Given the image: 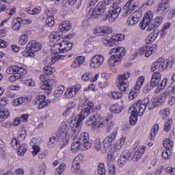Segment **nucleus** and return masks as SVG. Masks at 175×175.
I'll return each instance as SVG.
<instances>
[{"label":"nucleus","mask_w":175,"mask_h":175,"mask_svg":"<svg viewBox=\"0 0 175 175\" xmlns=\"http://www.w3.org/2000/svg\"><path fill=\"white\" fill-rule=\"evenodd\" d=\"M42 49L40 43L33 41L28 42L26 46V49L23 52V57L27 58V57H35V53H38Z\"/></svg>","instance_id":"9"},{"label":"nucleus","mask_w":175,"mask_h":175,"mask_svg":"<svg viewBox=\"0 0 175 175\" xmlns=\"http://www.w3.org/2000/svg\"><path fill=\"white\" fill-rule=\"evenodd\" d=\"M105 125H106V131L107 133H111L107 137H105V142H111L113 143V140H116L117 137V133L118 132V127L112 121H109L107 120H103Z\"/></svg>","instance_id":"6"},{"label":"nucleus","mask_w":175,"mask_h":175,"mask_svg":"<svg viewBox=\"0 0 175 175\" xmlns=\"http://www.w3.org/2000/svg\"><path fill=\"white\" fill-rule=\"evenodd\" d=\"M139 90L140 89H136V88L131 89V92L129 94V98L130 99V100H133V99H135V98H136L137 95H139Z\"/></svg>","instance_id":"48"},{"label":"nucleus","mask_w":175,"mask_h":175,"mask_svg":"<svg viewBox=\"0 0 175 175\" xmlns=\"http://www.w3.org/2000/svg\"><path fill=\"white\" fill-rule=\"evenodd\" d=\"M125 54H126V51H125V48L122 46L111 49L109 51V55L111 56L107 62L108 65L109 66H117V65H120L122 61V57H124Z\"/></svg>","instance_id":"3"},{"label":"nucleus","mask_w":175,"mask_h":175,"mask_svg":"<svg viewBox=\"0 0 175 175\" xmlns=\"http://www.w3.org/2000/svg\"><path fill=\"white\" fill-rule=\"evenodd\" d=\"M75 107H76V104L75 103H70L67 105L66 110L63 112L62 115L64 116V117H66V116H69L72 111L75 109Z\"/></svg>","instance_id":"35"},{"label":"nucleus","mask_w":175,"mask_h":175,"mask_svg":"<svg viewBox=\"0 0 175 175\" xmlns=\"http://www.w3.org/2000/svg\"><path fill=\"white\" fill-rule=\"evenodd\" d=\"M111 141H106V138L104 139L103 143L102 141H100V138H96L94 140V147L97 151H100L104 153L106 152V148H109V147L111 146Z\"/></svg>","instance_id":"15"},{"label":"nucleus","mask_w":175,"mask_h":175,"mask_svg":"<svg viewBox=\"0 0 175 175\" xmlns=\"http://www.w3.org/2000/svg\"><path fill=\"white\" fill-rule=\"evenodd\" d=\"M167 60L165 59V57H159L157 61L154 62L151 67L152 72L159 70V72H163L165 69L167 68Z\"/></svg>","instance_id":"13"},{"label":"nucleus","mask_w":175,"mask_h":175,"mask_svg":"<svg viewBox=\"0 0 175 175\" xmlns=\"http://www.w3.org/2000/svg\"><path fill=\"white\" fill-rule=\"evenodd\" d=\"M137 23H139V21L132 15H130L129 17L127 18L126 24L129 27H133V25H136Z\"/></svg>","instance_id":"50"},{"label":"nucleus","mask_w":175,"mask_h":175,"mask_svg":"<svg viewBox=\"0 0 175 175\" xmlns=\"http://www.w3.org/2000/svg\"><path fill=\"white\" fill-rule=\"evenodd\" d=\"M80 88H81L80 85H74L68 88L64 94V99H71V98L76 96V94L80 91Z\"/></svg>","instance_id":"22"},{"label":"nucleus","mask_w":175,"mask_h":175,"mask_svg":"<svg viewBox=\"0 0 175 175\" xmlns=\"http://www.w3.org/2000/svg\"><path fill=\"white\" fill-rule=\"evenodd\" d=\"M46 16H47L45 23L48 27H53L55 24V19L54 18V14H51L49 10L44 11Z\"/></svg>","instance_id":"26"},{"label":"nucleus","mask_w":175,"mask_h":175,"mask_svg":"<svg viewBox=\"0 0 175 175\" xmlns=\"http://www.w3.org/2000/svg\"><path fill=\"white\" fill-rule=\"evenodd\" d=\"M161 79L162 75H161V72L158 71L153 72L150 79V85L153 88L158 87Z\"/></svg>","instance_id":"25"},{"label":"nucleus","mask_w":175,"mask_h":175,"mask_svg":"<svg viewBox=\"0 0 175 175\" xmlns=\"http://www.w3.org/2000/svg\"><path fill=\"white\" fill-rule=\"evenodd\" d=\"M131 16L134 18H136L138 21H140V18H142V11L135 10Z\"/></svg>","instance_id":"59"},{"label":"nucleus","mask_w":175,"mask_h":175,"mask_svg":"<svg viewBox=\"0 0 175 175\" xmlns=\"http://www.w3.org/2000/svg\"><path fill=\"white\" fill-rule=\"evenodd\" d=\"M158 131H159V124H156L152 129V131L149 135V139H150V140H154V138L155 137V136H157Z\"/></svg>","instance_id":"43"},{"label":"nucleus","mask_w":175,"mask_h":175,"mask_svg":"<svg viewBox=\"0 0 175 175\" xmlns=\"http://www.w3.org/2000/svg\"><path fill=\"white\" fill-rule=\"evenodd\" d=\"M167 173L170 175H175V168H173L172 167H167L165 169Z\"/></svg>","instance_id":"64"},{"label":"nucleus","mask_w":175,"mask_h":175,"mask_svg":"<svg viewBox=\"0 0 175 175\" xmlns=\"http://www.w3.org/2000/svg\"><path fill=\"white\" fill-rule=\"evenodd\" d=\"M75 132H76V130L73 131V127L71 126V139L73 140V142L71 144L70 150L76 153L81 148L83 149V146H81V144L77 139V135L80 133V131H78V133Z\"/></svg>","instance_id":"14"},{"label":"nucleus","mask_w":175,"mask_h":175,"mask_svg":"<svg viewBox=\"0 0 175 175\" xmlns=\"http://www.w3.org/2000/svg\"><path fill=\"white\" fill-rule=\"evenodd\" d=\"M9 116H10V112H9V109H8L6 107L0 108L1 120H6V118H8Z\"/></svg>","instance_id":"36"},{"label":"nucleus","mask_w":175,"mask_h":175,"mask_svg":"<svg viewBox=\"0 0 175 175\" xmlns=\"http://www.w3.org/2000/svg\"><path fill=\"white\" fill-rule=\"evenodd\" d=\"M162 157L163 159H169L172 157V150H163L162 152Z\"/></svg>","instance_id":"60"},{"label":"nucleus","mask_w":175,"mask_h":175,"mask_svg":"<svg viewBox=\"0 0 175 175\" xmlns=\"http://www.w3.org/2000/svg\"><path fill=\"white\" fill-rule=\"evenodd\" d=\"M28 101V98L26 97H19L13 100L14 106H20V105H23V103H25V102Z\"/></svg>","instance_id":"42"},{"label":"nucleus","mask_w":175,"mask_h":175,"mask_svg":"<svg viewBox=\"0 0 175 175\" xmlns=\"http://www.w3.org/2000/svg\"><path fill=\"white\" fill-rule=\"evenodd\" d=\"M92 78V75L90 72H85L82 75L83 81H89Z\"/></svg>","instance_id":"61"},{"label":"nucleus","mask_w":175,"mask_h":175,"mask_svg":"<svg viewBox=\"0 0 175 175\" xmlns=\"http://www.w3.org/2000/svg\"><path fill=\"white\" fill-rule=\"evenodd\" d=\"M131 77V72H126L118 77V87L122 92H128L129 91V81L128 79Z\"/></svg>","instance_id":"8"},{"label":"nucleus","mask_w":175,"mask_h":175,"mask_svg":"<svg viewBox=\"0 0 175 175\" xmlns=\"http://www.w3.org/2000/svg\"><path fill=\"white\" fill-rule=\"evenodd\" d=\"M104 62L105 57L103 55H96L91 59L90 66L92 69H98V68L103 65Z\"/></svg>","instance_id":"21"},{"label":"nucleus","mask_w":175,"mask_h":175,"mask_svg":"<svg viewBox=\"0 0 175 175\" xmlns=\"http://www.w3.org/2000/svg\"><path fill=\"white\" fill-rule=\"evenodd\" d=\"M128 161H132V159H131L129 152H128L122 153L118 159L119 166H124L125 164L128 162Z\"/></svg>","instance_id":"27"},{"label":"nucleus","mask_w":175,"mask_h":175,"mask_svg":"<svg viewBox=\"0 0 175 175\" xmlns=\"http://www.w3.org/2000/svg\"><path fill=\"white\" fill-rule=\"evenodd\" d=\"M94 33L97 36H102L103 35V26L96 27L94 29Z\"/></svg>","instance_id":"56"},{"label":"nucleus","mask_w":175,"mask_h":175,"mask_svg":"<svg viewBox=\"0 0 175 175\" xmlns=\"http://www.w3.org/2000/svg\"><path fill=\"white\" fill-rule=\"evenodd\" d=\"M71 170L75 174H84V170L80 168V163L77 161H73Z\"/></svg>","instance_id":"30"},{"label":"nucleus","mask_w":175,"mask_h":175,"mask_svg":"<svg viewBox=\"0 0 175 175\" xmlns=\"http://www.w3.org/2000/svg\"><path fill=\"white\" fill-rule=\"evenodd\" d=\"M86 125L92 126L93 129H99V128H104L105 122L103 118H100L98 113H94L87 120Z\"/></svg>","instance_id":"10"},{"label":"nucleus","mask_w":175,"mask_h":175,"mask_svg":"<svg viewBox=\"0 0 175 175\" xmlns=\"http://www.w3.org/2000/svg\"><path fill=\"white\" fill-rule=\"evenodd\" d=\"M69 127L68 124H63L59 131L57 133L56 136L57 139L63 140L64 143H68L70 134H69Z\"/></svg>","instance_id":"18"},{"label":"nucleus","mask_w":175,"mask_h":175,"mask_svg":"<svg viewBox=\"0 0 175 175\" xmlns=\"http://www.w3.org/2000/svg\"><path fill=\"white\" fill-rule=\"evenodd\" d=\"M163 146L168 151H172L173 149V142L170 139H165L163 141Z\"/></svg>","instance_id":"40"},{"label":"nucleus","mask_w":175,"mask_h":175,"mask_svg":"<svg viewBox=\"0 0 175 175\" xmlns=\"http://www.w3.org/2000/svg\"><path fill=\"white\" fill-rule=\"evenodd\" d=\"M43 72L46 76H51L55 72V68L51 66H46L43 68Z\"/></svg>","instance_id":"41"},{"label":"nucleus","mask_w":175,"mask_h":175,"mask_svg":"<svg viewBox=\"0 0 175 175\" xmlns=\"http://www.w3.org/2000/svg\"><path fill=\"white\" fill-rule=\"evenodd\" d=\"M77 141L81 144L82 150H89L91 148V143H90V134L88 133H82L77 137Z\"/></svg>","instance_id":"19"},{"label":"nucleus","mask_w":175,"mask_h":175,"mask_svg":"<svg viewBox=\"0 0 175 175\" xmlns=\"http://www.w3.org/2000/svg\"><path fill=\"white\" fill-rule=\"evenodd\" d=\"M21 77H23V76L20 77V75H13L9 77L8 80L9 81H11V83H14V81L18 80V79H21Z\"/></svg>","instance_id":"62"},{"label":"nucleus","mask_w":175,"mask_h":175,"mask_svg":"<svg viewBox=\"0 0 175 175\" xmlns=\"http://www.w3.org/2000/svg\"><path fill=\"white\" fill-rule=\"evenodd\" d=\"M23 25V19L21 18H16L13 20L12 23V28L13 31L18 32L19 30L21 29V27Z\"/></svg>","instance_id":"28"},{"label":"nucleus","mask_w":175,"mask_h":175,"mask_svg":"<svg viewBox=\"0 0 175 175\" xmlns=\"http://www.w3.org/2000/svg\"><path fill=\"white\" fill-rule=\"evenodd\" d=\"M102 43H103L107 47H113V46L116 45V42H113L111 37L109 38V36H104L102 38Z\"/></svg>","instance_id":"34"},{"label":"nucleus","mask_w":175,"mask_h":175,"mask_svg":"<svg viewBox=\"0 0 175 175\" xmlns=\"http://www.w3.org/2000/svg\"><path fill=\"white\" fill-rule=\"evenodd\" d=\"M73 46V44L69 41H63L62 42V51L66 50L65 53H68L70 50H72V47Z\"/></svg>","instance_id":"38"},{"label":"nucleus","mask_w":175,"mask_h":175,"mask_svg":"<svg viewBox=\"0 0 175 175\" xmlns=\"http://www.w3.org/2000/svg\"><path fill=\"white\" fill-rule=\"evenodd\" d=\"M167 98H168V105L170 106H173L174 105H175V96H172V94H168V96Z\"/></svg>","instance_id":"63"},{"label":"nucleus","mask_w":175,"mask_h":175,"mask_svg":"<svg viewBox=\"0 0 175 175\" xmlns=\"http://www.w3.org/2000/svg\"><path fill=\"white\" fill-rule=\"evenodd\" d=\"M144 77L140 76L137 80L135 88H136V90H140L142 88V85H143V83H144Z\"/></svg>","instance_id":"53"},{"label":"nucleus","mask_w":175,"mask_h":175,"mask_svg":"<svg viewBox=\"0 0 175 175\" xmlns=\"http://www.w3.org/2000/svg\"><path fill=\"white\" fill-rule=\"evenodd\" d=\"M49 103H50V100L46 99V96L40 95L37 97V99L35 102V105L37 106V109L40 110L41 109L46 107Z\"/></svg>","instance_id":"23"},{"label":"nucleus","mask_w":175,"mask_h":175,"mask_svg":"<svg viewBox=\"0 0 175 175\" xmlns=\"http://www.w3.org/2000/svg\"><path fill=\"white\" fill-rule=\"evenodd\" d=\"M167 90L168 91H170V94H175V85L173 88V85L172 86H170L167 90L165 91V93H162L158 97H157V99L162 101V99H163V98H167V96H169V92H167Z\"/></svg>","instance_id":"32"},{"label":"nucleus","mask_w":175,"mask_h":175,"mask_svg":"<svg viewBox=\"0 0 175 175\" xmlns=\"http://www.w3.org/2000/svg\"><path fill=\"white\" fill-rule=\"evenodd\" d=\"M136 8V5L133 4L131 1H129L126 5L123 7V10H128L130 12H133L135 10V8Z\"/></svg>","instance_id":"51"},{"label":"nucleus","mask_w":175,"mask_h":175,"mask_svg":"<svg viewBox=\"0 0 175 175\" xmlns=\"http://www.w3.org/2000/svg\"><path fill=\"white\" fill-rule=\"evenodd\" d=\"M8 75H19L20 77L27 73V70L23 66H12L6 69Z\"/></svg>","instance_id":"20"},{"label":"nucleus","mask_w":175,"mask_h":175,"mask_svg":"<svg viewBox=\"0 0 175 175\" xmlns=\"http://www.w3.org/2000/svg\"><path fill=\"white\" fill-rule=\"evenodd\" d=\"M62 48V42L55 44L53 46H52L51 51L52 53V56H49L46 57V62L47 64H49V65H53V64H55L57 60L59 59L60 57L59 55H55L57 54H64L66 51V50H63Z\"/></svg>","instance_id":"4"},{"label":"nucleus","mask_w":175,"mask_h":175,"mask_svg":"<svg viewBox=\"0 0 175 175\" xmlns=\"http://www.w3.org/2000/svg\"><path fill=\"white\" fill-rule=\"evenodd\" d=\"M27 42H28V36L26 34H23L19 37L18 39V44L21 46H24L27 44Z\"/></svg>","instance_id":"52"},{"label":"nucleus","mask_w":175,"mask_h":175,"mask_svg":"<svg viewBox=\"0 0 175 175\" xmlns=\"http://www.w3.org/2000/svg\"><path fill=\"white\" fill-rule=\"evenodd\" d=\"M121 6L118 3H113V5L109 8V10L106 12L105 16L103 17V20H109V23L114 22V20L118 17L120 13H121Z\"/></svg>","instance_id":"7"},{"label":"nucleus","mask_w":175,"mask_h":175,"mask_svg":"<svg viewBox=\"0 0 175 175\" xmlns=\"http://www.w3.org/2000/svg\"><path fill=\"white\" fill-rule=\"evenodd\" d=\"M27 152V145L25 144H21L18 148V155L23 156Z\"/></svg>","instance_id":"55"},{"label":"nucleus","mask_w":175,"mask_h":175,"mask_svg":"<svg viewBox=\"0 0 175 175\" xmlns=\"http://www.w3.org/2000/svg\"><path fill=\"white\" fill-rule=\"evenodd\" d=\"M49 75L43 74L40 76V80H41L42 83H43L40 88L41 90H46L47 91H50V90L53 89V86L55 85V81L53 79H47Z\"/></svg>","instance_id":"12"},{"label":"nucleus","mask_w":175,"mask_h":175,"mask_svg":"<svg viewBox=\"0 0 175 175\" xmlns=\"http://www.w3.org/2000/svg\"><path fill=\"white\" fill-rule=\"evenodd\" d=\"M66 170V164L65 163H61L58 167L56 168L55 171V175H62L64 172Z\"/></svg>","instance_id":"44"},{"label":"nucleus","mask_w":175,"mask_h":175,"mask_svg":"<svg viewBox=\"0 0 175 175\" xmlns=\"http://www.w3.org/2000/svg\"><path fill=\"white\" fill-rule=\"evenodd\" d=\"M159 115L162 117L163 120H166V118L170 116V109L165 108L164 109H161L159 111Z\"/></svg>","instance_id":"49"},{"label":"nucleus","mask_w":175,"mask_h":175,"mask_svg":"<svg viewBox=\"0 0 175 175\" xmlns=\"http://www.w3.org/2000/svg\"><path fill=\"white\" fill-rule=\"evenodd\" d=\"M148 103V99L137 100L128 110V113H131L129 122L131 125H136L137 122V114L142 116L146 111V105Z\"/></svg>","instance_id":"1"},{"label":"nucleus","mask_w":175,"mask_h":175,"mask_svg":"<svg viewBox=\"0 0 175 175\" xmlns=\"http://www.w3.org/2000/svg\"><path fill=\"white\" fill-rule=\"evenodd\" d=\"M172 129V120H168L165 122L164 131L165 132H169Z\"/></svg>","instance_id":"58"},{"label":"nucleus","mask_w":175,"mask_h":175,"mask_svg":"<svg viewBox=\"0 0 175 175\" xmlns=\"http://www.w3.org/2000/svg\"><path fill=\"white\" fill-rule=\"evenodd\" d=\"M145 151L146 147L138 146L133 149L132 152H129V154L130 155L131 160L133 159L134 162H137L138 161H140Z\"/></svg>","instance_id":"17"},{"label":"nucleus","mask_w":175,"mask_h":175,"mask_svg":"<svg viewBox=\"0 0 175 175\" xmlns=\"http://www.w3.org/2000/svg\"><path fill=\"white\" fill-rule=\"evenodd\" d=\"M62 38V32L53 31L49 36V39H53V40H59Z\"/></svg>","instance_id":"46"},{"label":"nucleus","mask_w":175,"mask_h":175,"mask_svg":"<svg viewBox=\"0 0 175 175\" xmlns=\"http://www.w3.org/2000/svg\"><path fill=\"white\" fill-rule=\"evenodd\" d=\"M92 109H94V103L88 102L87 104L83 107V109L81 111L80 113L76 117V122L72 124V127H73L72 132L75 133H78L81 132V128L83 127V120L88 117L91 112H92Z\"/></svg>","instance_id":"2"},{"label":"nucleus","mask_w":175,"mask_h":175,"mask_svg":"<svg viewBox=\"0 0 175 175\" xmlns=\"http://www.w3.org/2000/svg\"><path fill=\"white\" fill-rule=\"evenodd\" d=\"M146 46V51L145 53V57H146V58H148L150 55H152V54H154V53L157 51V49H158V45L157 44H152V46Z\"/></svg>","instance_id":"33"},{"label":"nucleus","mask_w":175,"mask_h":175,"mask_svg":"<svg viewBox=\"0 0 175 175\" xmlns=\"http://www.w3.org/2000/svg\"><path fill=\"white\" fill-rule=\"evenodd\" d=\"M170 8L169 0H161L157 5L156 13L161 16H165L167 14V12L170 10Z\"/></svg>","instance_id":"16"},{"label":"nucleus","mask_w":175,"mask_h":175,"mask_svg":"<svg viewBox=\"0 0 175 175\" xmlns=\"http://www.w3.org/2000/svg\"><path fill=\"white\" fill-rule=\"evenodd\" d=\"M64 91H65V87L64 85L58 86L54 92L55 98H59L64 94Z\"/></svg>","instance_id":"45"},{"label":"nucleus","mask_w":175,"mask_h":175,"mask_svg":"<svg viewBox=\"0 0 175 175\" xmlns=\"http://www.w3.org/2000/svg\"><path fill=\"white\" fill-rule=\"evenodd\" d=\"M121 107L118 105V104H113L111 105L109 108V111L111 113H113L114 114H118V113H121Z\"/></svg>","instance_id":"47"},{"label":"nucleus","mask_w":175,"mask_h":175,"mask_svg":"<svg viewBox=\"0 0 175 175\" xmlns=\"http://www.w3.org/2000/svg\"><path fill=\"white\" fill-rule=\"evenodd\" d=\"M152 12H151V11H148V12L144 15L143 20L139 23L141 29H146L147 32L158 31V29H155L157 27L152 23Z\"/></svg>","instance_id":"5"},{"label":"nucleus","mask_w":175,"mask_h":175,"mask_svg":"<svg viewBox=\"0 0 175 175\" xmlns=\"http://www.w3.org/2000/svg\"><path fill=\"white\" fill-rule=\"evenodd\" d=\"M107 8L103 3L100 2L98 3L97 8L90 10L87 14V17L89 18H98L100 16H102L103 13L106 12Z\"/></svg>","instance_id":"11"},{"label":"nucleus","mask_w":175,"mask_h":175,"mask_svg":"<svg viewBox=\"0 0 175 175\" xmlns=\"http://www.w3.org/2000/svg\"><path fill=\"white\" fill-rule=\"evenodd\" d=\"M125 39V35L124 33H113L111 36L112 42H121Z\"/></svg>","instance_id":"37"},{"label":"nucleus","mask_w":175,"mask_h":175,"mask_svg":"<svg viewBox=\"0 0 175 175\" xmlns=\"http://www.w3.org/2000/svg\"><path fill=\"white\" fill-rule=\"evenodd\" d=\"M126 139V137H123L118 140V142L116 144V148L118 150H120V148H121V147L124 146V143H125Z\"/></svg>","instance_id":"57"},{"label":"nucleus","mask_w":175,"mask_h":175,"mask_svg":"<svg viewBox=\"0 0 175 175\" xmlns=\"http://www.w3.org/2000/svg\"><path fill=\"white\" fill-rule=\"evenodd\" d=\"M159 35V30H154V32L151 33L146 38V44H151Z\"/></svg>","instance_id":"31"},{"label":"nucleus","mask_w":175,"mask_h":175,"mask_svg":"<svg viewBox=\"0 0 175 175\" xmlns=\"http://www.w3.org/2000/svg\"><path fill=\"white\" fill-rule=\"evenodd\" d=\"M59 30L60 32H68V31H70L72 29V25L68 21L62 22L59 25Z\"/></svg>","instance_id":"29"},{"label":"nucleus","mask_w":175,"mask_h":175,"mask_svg":"<svg viewBox=\"0 0 175 175\" xmlns=\"http://www.w3.org/2000/svg\"><path fill=\"white\" fill-rule=\"evenodd\" d=\"M163 21V17L162 16H157L152 23L154 25L156 28H158L161 24H162V21Z\"/></svg>","instance_id":"54"},{"label":"nucleus","mask_w":175,"mask_h":175,"mask_svg":"<svg viewBox=\"0 0 175 175\" xmlns=\"http://www.w3.org/2000/svg\"><path fill=\"white\" fill-rule=\"evenodd\" d=\"M109 99H121L122 98V93L117 91L110 92L108 93Z\"/></svg>","instance_id":"39"},{"label":"nucleus","mask_w":175,"mask_h":175,"mask_svg":"<svg viewBox=\"0 0 175 175\" xmlns=\"http://www.w3.org/2000/svg\"><path fill=\"white\" fill-rule=\"evenodd\" d=\"M144 99L148 100L147 105H145L146 109H147V106H148V110H152V109H154V107H159V106H161V105H162V103H163V101H161V100H159V99H158V98H155V97H154L151 99L152 104L150 103V98H145Z\"/></svg>","instance_id":"24"}]
</instances>
